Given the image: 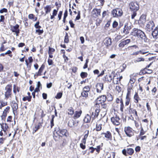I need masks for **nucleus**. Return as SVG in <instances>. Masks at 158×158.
Returning a JSON list of instances; mask_svg holds the SVG:
<instances>
[{
    "label": "nucleus",
    "instance_id": "1",
    "mask_svg": "<svg viewBox=\"0 0 158 158\" xmlns=\"http://www.w3.org/2000/svg\"><path fill=\"white\" fill-rule=\"evenodd\" d=\"M63 136L67 138L69 136V132L66 129H59L56 132L54 131L53 133V139L56 141L59 140L60 137Z\"/></svg>",
    "mask_w": 158,
    "mask_h": 158
},
{
    "label": "nucleus",
    "instance_id": "2",
    "mask_svg": "<svg viewBox=\"0 0 158 158\" xmlns=\"http://www.w3.org/2000/svg\"><path fill=\"white\" fill-rule=\"evenodd\" d=\"M129 7L130 10L133 12L131 18L133 19L136 15V11L139 10V5L136 2H132L129 3Z\"/></svg>",
    "mask_w": 158,
    "mask_h": 158
},
{
    "label": "nucleus",
    "instance_id": "3",
    "mask_svg": "<svg viewBox=\"0 0 158 158\" xmlns=\"http://www.w3.org/2000/svg\"><path fill=\"white\" fill-rule=\"evenodd\" d=\"M35 120H36V122L35 124V127L33 128V133L36 132L40 129L42 127V124L43 123V119H41V121H39V119L38 118H37L36 117H35L34 118L33 122H34Z\"/></svg>",
    "mask_w": 158,
    "mask_h": 158
},
{
    "label": "nucleus",
    "instance_id": "4",
    "mask_svg": "<svg viewBox=\"0 0 158 158\" xmlns=\"http://www.w3.org/2000/svg\"><path fill=\"white\" fill-rule=\"evenodd\" d=\"M111 121L112 124L115 126H119L121 123V120L119 116L117 114L111 118Z\"/></svg>",
    "mask_w": 158,
    "mask_h": 158
},
{
    "label": "nucleus",
    "instance_id": "5",
    "mask_svg": "<svg viewBox=\"0 0 158 158\" xmlns=\"http://www.w3.org/2000/svg\"><path fill=\"white\" fill-rule=\"evenodd\" d=\"M124 131L127 136L131 137L134 135V131L133 128L129 126H126L124 127Z\"/></svg>",
    "mask_w": 158,
    "mask_h": 158
},
{
    "label": "nucleus",
    "instance_id": "6",
    "mask_svg": "<svg viewBox=\"0 0 158 158\" xmlns=\"http://www.w3.org/2000/svg\"><path fill=\"white\" fill-rule=\"evenodd\" d=\"M134 153V150L131 148H127V149H124L122 151V154L125 156L128 155L132 156Z\"/></svg>",
    "mask_w": 158,
    "mask_h": 158
},
{
    "label": "nucleus",
    "instance_id": "7",
    "mask_svg": "<svg viewBox=\"0 0 158 158\" xmlns=\"http://www.w3.org/2000/svg\"><path fill=\"white\" fill-rule=\"evenodd\" d=\"M113 17H120L122 15L123 12L122 10L120 9H116L113 10L111 12Z\"/></svg>",
    "mask_w": 158,
    "mask_h": 158
},
{
    "label": "nucleus",
    "instance_id": "8",
    "mask_svg": "<svg viewBox=\"0 0 158 158\" xmlns=\"http://www.w3.org/2000/svg\"><path fill=\"white\" fill-rule=\"evenodd\" d=\"M10 107L9 106H7L4 109L2 113L0 116L2 120H4L6 119L7 114L10 111Z\"/></svg>",
    "mask_w": 158,
    "mask_h": 158
},
{
    "label": "nucleus",
    "instance_id": "9",
    "mask_svg": "<svg viewBox=\"0 0 158 158\" xmlns=\"http://www.w3.org/2000/svg\"><path fill=\"white\" fill-rule=\"evenodd\" d=\"M131 28V25L130 23L128 22L125 23L123 31V33L125 34L128 33Z\"/></svg>",
    "mask_w": 158,
    "mask_h": 158
},
{
    "label": "nucleus",
    "instance_id": "10",
    "mask_svg": "<svg viewBox=\"0 0 158 158\" xmlns=\"http://www.w3.org/2000/svg\"><path fill=\"white\" fill-rule=\"evenodd\" d=\"M11 107L12 108L13 112L15 115V113L17 112L18 108V104L15 101H12L10 103Z\"/></svg>",
    "mask_w": 158,
    "mask_h": 158
},
{
    "label": "nucleus",
    "instance_id": "11",
    "mask_svg": "<svg viewBox=\"0 0 158 158\" xmlns=\"http://www.w3.org/2000/svg\"><path fill=\"white\" fill-rule=\"evenodd\" d=\"M128 112L130 114L133 115V116L136 117H138V114L137 111L135 109L131 107V104L129 106Z\"/></svg>",
    "mask_w": 158,
    "mask_h": 158
},
{
    "label": "nucleus",
    "instance_id": "12",
    "mask_svg": "<svg viewBox=\"0 0 158 158\" xmlns=\"http://www.w3.org/2000/svg\"><path fill=\"white\" fill-rule=\"evenodd\" d=\"M133 86L132 84H128L127 87V93L126 96L131 97V93L133 92Z\"/></svg>",
    "mask_w": 158,
    "mask_h": 158
},
{
    "label": "nucleus",
    "instance_id": "13",
    "mask_svg": "<svg viewBox=\"0 0 158 158\" xmlns=\"http://www.w3.org/2000/svg\"><path fill=\"white\" fill-rule=\"evenodd\" d=\"M136 33V35H137L139 39L142 40H145L146 38V36L144 32L140 30H137Z\"/></svg>",
    "mask_w": 158,
    "mask_h": 158
},
{
    "label": "nucleus",
    "instance_id": "14",
    "mask_svg": "<svg viewBox=\"0 0 158 158\" xmlns=\"http://www.w3.org/2000/svg\"><path fill=\"white\" fill-rule=\"evenodd\" d=\"M45 68V65L44 64H42L40 67V68L38 71L37 72L35 73V74L34 75V77L36 76L37 77L41 76L42 75V73Z\"/></svg>",
    "mask_w": 158,
    "mask_h": 158
},
{
    "label": "nucleus",
    "instance_id": "15",
    "mask_svg": "<svg viewBox=\"0 0 158 158\" xmlns=\"http://www.w3.org/2000/svg\"><path fill=\"white\" fill-rule=\"evenodd\" d=\"M155 25L153 22L150 21L147 23L146 25V29L148 31L152 30L153 27H154Z\"/></svg>",
    "mask_w": 158,
    "mask_h": 158
},
{
    "label": "nucleus",
    "instance_id": "16",
    "mask_svg": "<svg viewBox=\"0 0 158 158\" xmlns=\"http://www.w3.org/2000/svg\"><path fill=\"white\" fill-rule=\"evenodd\" d=\"M97 92L100 93L102 92V91L103 90L104 88V85L102 83H97L96 85Z\"/></svg>",
    "mask_w": 158,
    "mask_h": 158
},
{
    "label": "nucleus",
    "instance_id": "17",
    "mask_svg": "<svg viewBox=\"0 0 158 158\" xmlns=\"http://www.w3.org/2000/svg\"><path fill=\"white\" fill-rule=\"evenodd\" d=\"M107 121L108 118L107 116L104 115L97 120V122L101 124L102 126H104Z\"/></svg>",
    "mask_w": 158,
    "mask_h": 158
},
{
    "label": "nucleus",
    "instance_id": "18",
    "mask_svg": "<svg viewBox=\"0 0 158 158\" xmlns=\"http://www.w3.org/2000/svg\"><path fill=\"white\" fill-rule=\"evenodd\" d=\"M101 134L104 135L105 137L107 140H111L112 139V134L109 131H107L106 132L102 133Z\"/></svg>",
    "mask_w": 158,
    "mask_h": 158
},
{
    "label": "nucleus",
    "instance_id": "19",
    "mask_svg": "<svg viewBox=\"0 0 158 158\" xmlns=\"http://www.w3.org/2000/svg\"><path fill=\"white\" fill-rule=\"evenodd\" d=\"M82 113V111L81 109L77 111H76L74 112L72 117L74 119H77L81 116Z\"/></svg>",
    "mask_w": 158,
    "mask_h": 158
},
{
    "label": "nucleus",
    "instance_id": "20",
    "mask_svg": "<svg viewBox=\"0 0 158 158\" xmlns=\"http://www.w3.org/2000/svg\"><path fill=\"white\" fill-rule=\"evenodd\" d=\"M99 103L102 104L106 101V95H102L98 97L96 100Z\"/></svg>",
    "mask_w": 158,
    "mask_h": 158
},
{
    "label": "nucleus",
    "instance_id": "21",
    "mask_svg": "<svg viewBox=\"0 0 158 158\" xmlns=\"http://www.w3.org/2000/svg\"><path fill=\"white\" fill-rule=\"evenodd\" d=\"M133 99L135 103L138 104L139 101H141L139 94L137 92H135L133 96Z\"/></svg>",
    "mask_w": 158,
    "mask_h": 158
},
{
    "label": "nucleus",
    "instance_id": "22",
    "mask_svg": "<svg viewBox=\"0 0 158 158\" xmlns=\"http://www.w3.org/2000/svg\"><path fill=\"white\" fill-rule=\"evenodd\" d=\"M33 60L32 56H30L27 59L25 60L26 64L27 67H29L30 69L31 66V63L33 62Z\"/></svg>",
    "mask_w": 158,
    "mask_h": 158
},
{
    "label": "nucleus",
    "instance_id": "23",
    "mask_svg": "<svg viewBox=\"0 0 158 158\" xmlns=\"http://www.w3.org/2000/svg\"><path fill=\"white\" fill-rule=\"evenodd\" d=\"M152 63L153 62L150 63L148 65L146 66L145 68L141 69L139 73V75H142L147 74L146 69H147L148 67H150L152 64Z\"/></svg>",
    "mask_w": 158,
    "mask_h": 158
},
{
    "label": "nucleus",
    "instance_id": "24",
    "mask_svg": "<svg viewBox=\"0 0 158 158\" xmlns=\"http://www.w3.org/2000/svg\"><path fill=\"white\" fill-rule=\"evenodd\" d=\"M100 9H94L92 11L91 13L94 17H97L100 15Z\"/></svg>",
    "mask_w": 158,
    "mask_h": 158
},
{
    "label": "nucleus",
    "instance_id": "25",
    "mask_svg": "<svg viewBox=\"0 0 158 158\" xmlns=\"http://www.w3.org/2000/svg\"><path fill=\"white\" fill-rule=\"evenodd\" d=\"M74 110L72 107H70L67 109V113L68 115L72 117L74 114Z\"/></svg>",
    "mask_w": 158,
    "mask_h": 158
},
{
    "label": "nucleus",
    "instance_id": "26",
    "mask_svg": "<svg viewBox=\"0 0 158 158\" xmlns=\"http://www.w3.org/2000/svg\"><path fill=\"white\" fill-rule=\"evenodd\" d=\"M95 103L93 107V109L94 110L100 112V105L101 103L97 101L96 100L95 101Z\"/></svg>",
    "mask_w": 158,
    "mask_h": 158
},
{
    "label": "nucleus",
    "instance_id": "27",
    "mask_svg": "<svg viewBox=\"0 0 158 158\" xmlns=\"http://www.w3.org/2000/svg\"><path fill=\"white\" fill-rule=\"evenodd\" d=\"M19 26L16 24L15 26L11 27V30L13 32H15L17 34L19 33Z\"/></svg>",
    "mask_w": 158,
    "mask_h": 158
},
{
    "label": "nucleus",
    "instance_id": "28",
    "mask_svg": "<svg viewBox=\"0 0 158 158\" xmlns=\"http://www.w3.org/2000/svg\"><path fill=\"white\" fill-rule=\"evenodd\" d=\"M99 113V112L95 110L94 112H92L90 114V116L92 118V121L98 117Z\"/></svg>",
    "mask_w": 158,
    "mask_h": 158
},
{
    "label": "nucleus",
    "instance_id": "29",
    "mask_svg": "<svg viewBox=\"0 0 158 158\" xmlns=\"http://www.w3.org/2000/svg\"><path fill=\"white\" fill-rule=\"evenodd\" d=\"M91 119L90 115L88 114H87L84 118L83 121L85 123H89L90 122Z\"/></svg>",
    "mask_w": 158,
    "mask_h": 158
},
{
    "label": "nucleus",
    "instance_id": "30",
    "mask_svg": "<svg viewBox=\"0 0 158 158\" xmlns=\"http://www.w3.org/2000/svg\"><path fill=\"white\" fill-rule=\"evenodd\" d=\"M102 125L101 124L97 122L96 123V127L94 130L96 131H101L102 128Z\"/></svg>",
    "mask_w": 158,
    "mask_h": 158
},
{
    "label": "nucleus",
    "instance_id": "31",
    "mask_svg": "<svg viewBox=\"0 0 158 158\" xmlns=\"http://www.w3.org/2000/svg\"><path fill=\"white\" fill-rule=\"evenodd\" d=\"M73 117L71 118L68 121V125L69 127H72L74 126L76 124V123L73 120Z\"/></svg>",
    "mask_w": 158,
    "mask_h": 158
},
{
    "label": "nucleus",
    "instance_id": "32",
    "mask_svg": "<svg viewBox=\"0 0 158 158\" xmlns=\"http://www.w3.org/2000/svg\"><path fill=\"white\" fill-rule=\"evenodd\" d=\"M12 92L5 91L4 93L5 99L6 100L12 97Z\"/></svg>",
    "mask_w": 158,
    "mask_h": 158
},
{
    "label": "nucleus",
    "instance_id": "33",
    "mask_svg": "<svg viewBox=\"0 0 158 158\" xmlns=\"http://www.w3.org/2000/svg\"><path fill=\"white\" fill-rule=\"evenodd\" d=\"M146 22V17L144 15H142L140 17L139 23L140 24H144Z\"/></svg>",
    "mask_w": 158,
    "mask_h": 158
},
{
    "label": "nucleus",
    "instance_id": "34",
    "mask_svg": "<svg viewBox=\"0 0 158 158\" xmlns=\"http://www.w3.org/2000/svg\"><path fill=\"white\" fill-rule=\"evenodd\" d=\"M2 130L5 132H6L9 128L8 125L6 123H3L2 124H1Z\"/></svg>",
    "mask_w": 158,
    "mask_h": 158
},
{
    "label": "nucleus",
    "instance_id": "35",
    "mask_svg": "<svg viewBox=\"0 0 158 158\" xmlns=\"http://www.w3.org/2000/svg\"><path fill=\"white\" fill-rule=\"evenodd\" d=\"M152 35L154 39H157L158 37V28L156 27L152 33Z\"/></svg>",
    "mask_w": 158,
    "mask_h": 158
},
{
    "label": "nucleus",
    "instance_id": "36",
    "mask_svg": "<svg viewBox=\"0 0 158 158\" xmlns=\"http://www.w3.org/2000/svg\"><path fill=\"white\" fill-rule=\"evenodd\" d=\"M131 97H129L128 96H126L125 99V106H128L129 104L131 103Z\"/></svg>",
    "mask_w": 158,
    "mask_h": 158
},
{
    "label": "nucleus",
    "instance_id": "37",
    "mask_svg": "<svg viewBox=\"0 0 158 158\" xmlns=\"http://www.w3.org/2000/svg\"><path fill=\"white\" fill-rule=\"evenodd\" d=\"M8 105V102H5L3 100H0V110H2V107L7 106Z\"/></svg>",
    "mask_w": 158,
    "mask_h": 158
},
{
    "label": "nucleus",
    "instance_id": "38",
    "mask_svg": "<svg viewBox=\"0 0 158 158\" xmlns=\"http://www.w3.org/2000/svg\"><path fill=\"white\" fill-rule=\"evenodd\" d=\"M130 40H124L119 44V47L123 48L125 45L130 43Z\"/></svg>",
    "mask_w": 158,
    "mask_h": 158
},
{
    "label": "nucleus",
    "instance_id": "39",
    "mask_svg": "<svg viewBox=\"0 0 158 158\" xmlns=\"http://www.w3.org/2000/svg\"><path fill=\"white\" fill-rule=\"evenodd\" d=\"M106 101L107 100L108 102H111L113 100V96L110 93H108L106 95Z\"/></svg>",
    "mask_w": 158,
    "mask_h": 158
},
{
    "label": "nucleus",
    "instance_id": "40",
    "mask_svg": "<svg viewBox=\"0 0 158 158\" xmlns=\"http://www.w3.org/2000/svg\"><path fill=\"white\" fill-rule=\"evenodd\" d=\"M12 84H8L5 87V91L12 92Z\"/></svg>",
    "mask_w": 158,
    "mask_h": 158
},
{
    "label": "nucleus",
    "instance_id": "41",
    "mask_svg": "<svg viewBox=\"0 0 158 158\" xmlns=\"http://www.w3.org/2000/svg\"><path fill=\"white\" fill-rule=\"evenodd\" d=\"M6 138L3 137H0V148L2 147L5 143Z\"/></svg>",
    "mask_w": 158,
    "mask_h": 158
},
{
    "label": "nucleus",
    "instance_id": "42",
    "mask_svg": "<svg viewBox=\"0 0 158 158\" xmlns=\"http://www.w3.org/2000/svg\"><path fill=\"white\" fill-rule=\"evenodd\" d=\"M152 94L154 97L157 93H158V91L156 87H154L151 90Z\"/></svg>",
    "mask_w": 158,
    "mask_h": 158
},
{
    "label": "nucleus",
    "instance_id": "43",
    "mask_svg": "<svg viewBox=\"0 0 158 158\" xmlns=\"http://www.w3.org/2000/svg\"><path fill=\"white\" fill-rule=\"evenodd\" d=\"M44 10L45 11L46 14L50 12L51 10V7L50 5H47L44 7Z\"/></svg>",
    "mask_w": 158,
    "mask_h": 158
},
{
    "label": "nucleus",
    "instance_id": "44",
    "mask_svg": "<svg viewBox=\"0 0 158 158\" xmlns=\"http://www.w3.org/2000/svg\"><path fill=\"white\" fill-rule=\"evenodd\" d=\"M32 98V96H27L26 97H24L23 98L22 100L23 101L25 102L26 101H27L28 102H30L31 101V99Z\"/></svg>",
    "mask_w": 158,
    "mask_h": 158
},
{
    "label": "nucleus",
    "instance_id": "45",
    "mask_svg": "<svg viewBox=\"0 0 158 158\" xmlns=\"http://www.w3.org/2000/svg\"><path fill=\"white\" fill-rule=\"evenodd\" d=\"M103 145V143H102L101 145H98L97 146L96 148H95V150L98 153H99L100 150L102 149L101 147H102Z\"/></svg>",
    "mask_w": 158,
    "mask_h": 158
},
{
    "label": "nucleus",
    "instance_id": "46",
    "mask_svg": "<svg viewBox=\"0 0 158 158\" xmlns=\"http://www.w3.org/2000/svg\"><path fill=\"white\" fill-rule=\"evenodd\" d=\"M20 90V88L18 86H16L15 85H13V92L16 94L17 93V91L19 92Z\"/></svg>",
    "mask_w": 158,
    "mask_h": 158
},
{
    "label": "nucleus",
    "instance_id": "47",
    "mask_svg": "<svg viewBox=\"0 0 158 158\" xmlns=\"http://www.w3.org/2000/svg\"><path fill=\"white\" fill-rule=\"evenodd\" d=\"M81 96L86 99L88 97V92L83 90L82 92L81 93Z\"/></svg>",
    "mask_w": 158,
    "mask_h": 158
},
{
    "label": "nucleus",
    "instance_id": "48",
    "mask_svg": "<svg viewBox=\"0 0 158 158\" xmlns=\"http://www.w3.org/2000/svg\"><path fill=\"white\" fill-rule=\"evenodd\" d=\"M88 75V74L87 72H82L80 73V76L82 78L84 79Z\"/></svg>",
    "mask_w": 158,
    "mask_h": 158
},
{
    "label": "nucleus",
    "instance_id": "49",
    "mask_svg": "<svg viewBox=\"0 0 158 158\" xmlns=\"http://www.w3.org/2000/svg\"><path fill=\"white\" fill-rule=\"evenodd\" d=\"M125 108V106L123 103V101L120 103V110L121 112L124 111V109Z\"/></svg>",
    "mask_w": 158,
    "mask_h": 158
},
{
    "label": "nucleus",
    "instance_id": "50",
    "mask_svg": "<svg viewBox=\"0 0 158 158\" xmlns=\"http://www.w3.org/2000/svg\"><path fill=\"white\" fill-rule=\"evenodd\" d=\"M52 119H51L50 121V127L51 128H52L53 127L54 125V121L55 116L54 115H52Z\"/></svg>",
    "mask_w": 158,
    "mask_h": 158
},
{
    "label": "nucleus",
    "instance_id": "51",
    "mask_svg": "<svg viewBox=\"0 0 158 158\" xmlns=\"http://www.w3.org/2000/svg\"><path fill=\"white\" fill-rule=\"evenodd\" d=\"M123 101V100L121 97L117 98L115 99V102L116 104H119Z\"/></svg>",
    "mask_w": 158,
    "mask_h": 158
},
{
    "label": "nucleus",
    "instance_id": "52",
    "mask_svg": "<svg viewBox=\"0 0 158 158\" xmlns=\"http://www.w3.org/2000/svg\"><path fill=\"white\" fill-rule=\"evenodd\" d=\"M145 133L146 131H144L142 126H141V129L140 131L139 134V137L140 136L143 135Z\"/></svg>",
    "mask_w": 158,
    "mask_h": 158
},
{
    "label": "nucleus",
    "instance_id": "53",
    "mask_svg": "<svg viewBox=\"0 0 158 158\" xmlns=\"http://www.w3.org/2000/svg\"><path fill=\"white\" fill-rule=\"evenodd\" d=\"M68 141L67 139L64 138L62 140V143L61 144L60 146L62 147H64L67 143Z\"/></svg>",
    "mask_w": 158,
    "mask_h": 158
},
{
    "label": "nucleus",
    "instance_id": "54",
    "mask_svg": "<svg viewBox=\"0 0 158 158\" xmlns=\"http://www.w3.org/2000/svg\"><path fill=\"white\" fill-rule=\"evenodd\" d=\"M111 40H106L104 44L106 47L107 48L109 46H110L112 42L111 41Z\"/></svg>",
    "mask_w": 158,
    "mask_h": 158
},
{
    "label": "nucleus",
    "instance_id": "55",
    "mask_svg": "<svg viewBox=\"0 0 158 158\" xmlns=\"http://www.w3.org/2000/svg\"><path fill=\"white\" fill-rule=\"evenodd\" d=\"M83 90L89 92L90 90V87L89 85L85 86L83 89Z\"/></svg>",
    "mask_w": 158,
    "mask_h": 158
},
{
    "label": "nucleus",
    "instance_id": "56",
    "mask_svg": "<svg viewBox=\"0 0 158 158\" xmlns=\"http://www.w3.org/2000/svg\"><path fill=\"white\" fill-rule=\"evenodd\" d=\"M131 78L130 80V82L131 83V84H133L135 81V76H130Z\"/></svg>",
    "mask_w": 158,
    "mask_h": 158
},
{
    "label": "nucleus",
    "instance_id": "57",
    "mask_svg": "<svg viewBox=\"0 0 158 158\" xmlns=\"http://www.w3.org/2000/svg\"><path fill=\"white\" fill-rule=\"evenodd\" d=\"M118 104H114L113 106V109L114 111H117L118 110L119 108V106L118 105Z\"/></svg>",
    "mask_w": 158,
    "mask_h": 158
},
{
    "label": "nucleus",
    "instance_id": "58",
    "mask_svg": "<svg viewBox=\"0 0 158 158\" xmlns=\"http://www.w3.org/2000/svg\"><path fill=\"white\" fill-rule=\"evenodd\" d=\"M63 94L62 92H59L57 93L56 95L55 96V98L57 99H59L60 98L62 95Z\"/></svg>",
    "mask_w": 158,
    "mask_h": 158
},
{
    "label": "nucleus",
    "instance_id": "59",
    "mask_svg": "<svg viewBox=\"0 0 158 158\" xmlns=\"http://www.w3.org/2000/svg\"><path fill=\"white\" fill-rule=\"evenodd\" d=\"M71 69L72 70V72L75 73L78 70V68L76 66H73L71 68Z\"/></svg>",
    "mask_w": 158,
    "mask_h": 158
},
{
    "label": "nucleus",
    "instance_id": "60",
    "mask_svg": "<svg viewBox=\"0 0 158 158\" xmlns=\"http://www.w3.org/2000/svg\"><path fill=\"white\" fill-rule=\"evenodd\" d=\"M55 49L49 47L48 51V54H53V53L55 51Z\"/></svg>",
    "mask_w": 158,
    "mask_h": 158
},
{
    "label": "nucleus",
    "instance_id": "61",
    "mask_svg": "<svg viewBox=\"0 0 158 158\" xmlns=\"http://www.w3.org/2000/svg\"><path fill=\"white\" fill-rule=\"evenodd\" d=\"M41 110V119H43V118L46 115V113L44 111L41 109H40Z\"/></svg>",
    "mask_w": 158,
    "mask_h": 158
},
{
    "label": "nucleus",
    "instance_id": "62",
    "mask_svg": "<svg viewBox=\"0 0 158 158\" xmlns=\"http://www.w3.org/2000/svg\"><path fill=\"white\" fill-rule=\"evenodd\" d=\"M123 77L122 76H121L119 77H118L119 80H116V81H115V82H114V84H118L119 83H121V79L123 78Z\"/></svg>",
    "mask_w": 158,
    "mask_h": 158
},
{
    "label": "nucleus",
    "instance_id": "63",
    "mask_svg": "<svg viewBox=\"0 0 158 158\" xmlns=\"http://www.w3.org/2000/svg\"><path fill=\"white\" fill-rule=\"evenodd\" d=\"M146 106L148 111V112H151V109L149 103L148 102H147Z\"/></svg>",
    "mask_w": 158,
    "mask_h": 158
},
{
    "label": "nucleus",
    "instance_id": "64",
    "mask_svg": "<svg viewBox=\"0 0 158 158\" xmlns=\"http://www.w3.org/2000/svg\"><path fill=\"white\" fill-rule=\"evenodd\" d=\"M115 89L118 93H120L122 89L120 86L117 85L116 86Z\"/></svg>",
    "mask_w": 158,
    "mask_h": 158
}]
</instances>
